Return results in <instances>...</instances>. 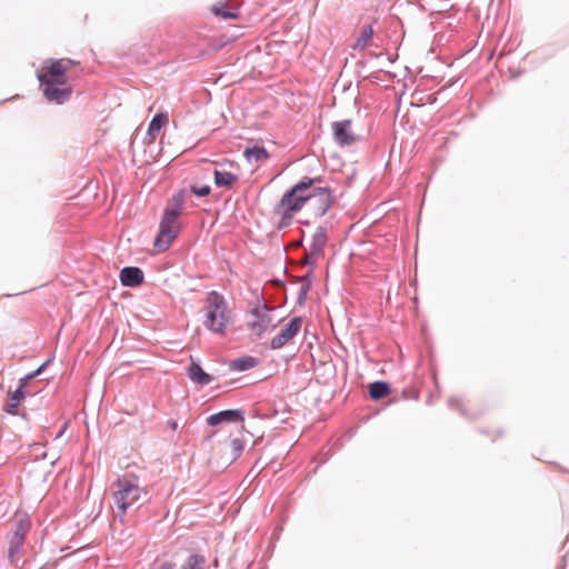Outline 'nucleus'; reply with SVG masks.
Here are the masks:
<instances>
[{"instance_id": "f257e3e1", "label": "nucleus", "mask_w": 569, "mask_h": 569, "mask_svg": "<svg viewBox=\"0 0 569 569\" xmlns=\"http://www.w3.org/2000/svg\"><path fill=\"white\" fill-rule=\"evenodd\" d=\"M323 181L322 177H303L297 183L305 184L306 188L298 191L295 198H306L312 212L317 217H323L336 203L333 190L327 186H320Z\"/></svg>"}, {"instance_id": "f03ea898", "label": "nucleus", "mask_w": 569, "mask_h": 569, "mask_svg": "<svg viewBox=\"0 0 569 569\" xmlns=\"http://www.w3.org/2000/svg\"><path fill=\"white\" fill-rule=\"evenodd\" d=\"M203 311V327L207 330L223 337L227 333L229 323L231 322V311L224 296L216 290L208 292Z\"/></svg>"}, {"instance_id": "7ed1b4c3", "label": "nucleus", "mask_w": 569, "mask_h": 569, "mask_svg": "<svg viewBox=\"0 0 569 569\" xmlns=\"http://www.w3.org/2000/svg\"><path fill=\"white\" fill-rule=\"evenodd\" d=\"M303 188L306 187L302 183L293 184L283 193L280 202L276 206L274 213L280 216V219L277 223L278 230L288 228L292 223L295 214L298 213L306 204V198H295L298 191Z\"/></svg>"}, {"instance_id": "20e7f679", "label": "nucleus", "mask_w": 569, "mask_h": 569, "mask_svg": "<svg viewBox=\"0 0 569 569\" xmlns=\"http://www.w3.org/2000/svg\"><path fill=\"white\" fill-rule=\"evenodd\" d=\"M114 505L121 517L141 498L142 489L128 477L119 478L116 482Z\"/></svg>"}, {"instance_id": "39448f33", "label": "nucleus", "mask_w": 569, "mask_h": 569, "mask_svg": "<svg viewBox=\"0 0 569 569\" xmlns=\"http://www.w3.org/2000/svg\"><path fill=\"white\" fill-rule=\"evenodd\" d=\"M178 221H179L178 218H176L167 212L162 213V217H161V220L159 223V232L153 241V246L159 251L167 250L171 246V243L177 239V237L180 232V227H179Z\"/></svg>"}, {"instance_id": "423d86ee", "label": "nucleus", "mask_w": 569, "mask_h": 569, "mask_svg": "<svg viewBox=\"0 0 569 569\" xmlns=\"http://www.w3.org/2000/svg\"><path fill=\"white\" fill-rule=\"evenodd\" d=\"M271 309L266 305H257L249 312L251 319L247 322L248 329L258 338H261L263 333L269 329L271 325Z\"/></svg>"}, {"instance_id": "0eeeda50", "label": "nucleus", "mask_w": 569, "mask_h": 569, "mask_svg": "<svg viewBox=\"0 0 569 569\" xmlns=\"http://www.w3.org/2000/svg\"><path fill=\"white\" fill-rule=\"evenodd\" d=\"M328 240V230L319 226L312 234L310 251H306L302 263L312 268L317 267L318 259L323 254Z\"/></svg>"}, {"instance_id": "6e6552de", "label": "nucleus", "mask_w": 569, "mask_h": 569, "mask_svg": "<svg viewBox=\"0 0 569 569\" xmlns=\"http://www.w3.org/2000/svg\"><path fill=\"white\" fill-rule=\"evenodd\" d=\"M331 129L333 141L341 148L350 147L360 140L352 131V121L350 119L332 122Z\"/></svg>"}, {"instance_id": "1a4fd4ad", "label": "nucleus", "mask_w": 569, "mask_h": 569, "mask_svg": "<svg viewBox=\"0 0 569 569\" xmlns=\"http://www.w3.org/2000/svg\"><path fill=\"white\" fill-rule=\"evenodd\" d=\"M43 87V96L54 104H63L69 101L72 96V88L67 86L66 81H50L40 83Z\"/></svg>"}, {"instance_id": "9d476101", "label": "nucleus", "mask_w": 569, "mask_h": 569, "mask_svg": "<svg viewBox=\"0 0 569 569\" xmlns=\"http://www.w3.org/2000/svg\"><path fill=\"white\" fill-rule=\"evenodd\" d=\"M302 326L301 317H293L270 341V348L277 350L291 341L300 331Z\"/></svg>"}, {"instance_id": "9b49d317", "label": "nucleus", "mask_w": 569, "mask_h": 569, "mask_svg": "<svg viewBox=\"0 0 569 569\" xmlns=\"http://www.w3.org/2000/svg\"><path fill=\"white\" fill-rule=\"evenodd\" d=\"M244 420V412L241 409H226L210 415L206 421L208 426L214 427L223 423H240Z\"/></svg>"}, {"instance_id": "f8f14e48", "label": "nucleus", "mask_w": 569, "mask_h": 569, "mask_svg": "<svg viewBox=\"0 0 569 569\" xmlns=\"http://www.w3.org/2000/svg\"><path fill=\"white\" fill-rule=\"evenodd\" d=\"M120 282L123 287L136 288L143 283L144 273L139 267H124L120 270Z\"/></svg>"}, {"instance_id": "ddd939ff", "label": "nucleus", "mask_w": 569, "mask_h": 569, "mask_svg": "<svg viewBox=\"0 0 569 569\" xmlns=\"http://www.w3.org/2000/svg\"><path fill=\"white\" fill-rule=\"evenodd\" d=\"M67 67L61 60H54L44 72L38 73V80L40 83L50 81H66L64 76Z\"/></svg>"}, {"instance_id": "4468645a", "label": "nucleus", "mask_w": 569, "mask_h": 569, "mask_svg": "<svg viewBox=\"0 0 569 569\" xmlns=\"http://www.w3.org/2000/svg\"><path fill=\"white\" fill-rule=\"evenodd\" d=\"M187 194V189H179L176 191L170 199V203L164 208L163 212H167L179 219L184 207Z\"/></svg>"}, {"instance_id": "2eb2a0df", "label": "nucleus", "mask_w": 569, "mask_h": 569, "mask_svg": "<svg viewBox=\"0 0 569 569\" xmlns=\"http://www.w3.org/2000/svg\"><path fill=\"white\" fill-rule=\"evenodd\" d=\"M187 375L190 380L197 382L199 386H207L213 381V377L207 373L199 362L191 360L188 367Z\"/></svg>"}, {"instance_id": "dca6fc26", "label": "nucleus", "mask_w": 569, "mask_h": 569, "mask_svg": "<svg viewBox=\"0 0 569 569\" xmlns=\"http://www.w3.org/2000/svg\"><path fill=\"white\" fill-rule=\"evenodd\" d=\"M214 186L218 188H231L233 183L239 180L236 173L214 169L213 170Z\"/></svg>"}, {"instance_id": "f3484780", "label": "nucleus", "mask_w": 569, "mask_h": 569, "mask_svg": "<svg viewBox=\"0 0 569 569\" xmlns=\"http://www.w3.org/2000/svg\"><path fill=\"white\" fill-rule=\"evenodd\" d=\"M259 360L256 357L252 356H243L237 359H233L229 362V368L232 371H247L249 369L254 368L258 366Z\"/></svg>"}, {"instance_id": "a211bd4d", "label": "nucleus", "mask_w": 569, "mask_h": 569, "mask_svg": "<svg viewBox=\"0 0 569 569\" xmlns=\"http://www.w3.org/2000/svg\"><path fill=\"white\" fill-rule=\"evenodd\" d=\"M390 385L386 381H373L368 387L369 397L372 400H380L390 393Z\"/></svg>"}, {"instance_id": "6ab92c4d", "label": "nucleus", "mask_w": 569, "mask_h": 569, "mask_svg": "<svg viewBox=\"0 0 569 569\" xmlns=\"http://www.w3.org/2000/svg\"><path fill=\"white\" fill-rule=\"evenodd\" d=\"M243 156L248 162H259L269 159L270 154L267 149L262 146L247 147L243 151Z\"/></svg>"}, {"instance_id": "aec40b11", "label": "nucleus", "mask_w": 569, "mask_h": 569, "mask_svg": "<svg viewBox=\"0 0 569 569\" xmlns=\"http://www.w3.org/2000/svg\"><path fill=\"white\" fill-rule=\"evenodd\" d=\"M168 116L163 112L156 113L148 127L147 134L152 139L160 132V130L167 124Z\"/></svg>"}, {"instance_id": "412c9836", "label": "nucleus", "mask_w": 569, "mask_h": 569, "mask_svg": "<svg viewBox=\"0 0 569 569\" xmlns=\"http://www.w3.org/2000/svg\"><path fill=\"white\" fill-rule=\"evenodd\" d=\"M211 11L214 16L222 18L223 20H236L239 18V12L230 9L226 3L218 2L212 6Z\"/></svg>"}, {"instance_id": "4be33fe9", "label": "nucleus", "mask_w": 569, "mask_h": 569, "mask_svg": "<svg viewBox=\"0 0 569 569\" xmlns=\"http://www.w3.org/2000/svg\"><path fill=\"white\" fill-rule=\"evenodd\" d=\"M24 537L20 533H12L10 540H9V548H8V558L10 561H13L16 555L20 551L24 543Z\"/></svg>"}, {"instance_id": "5701e85b", "label": "nucleus", "mask_w": 569, "mask_h": 569, "mask_svg": "<svg viewBox=\"0 0 569 569\" xmlns=\"http://www.w3.org/2000/svg\"><path fill=\"white\" fill-rule=\"evenodd\" d=\"M373 34V29L371 24H365L361 28L360 36L356 40L355 44L352 46L353 50H363L368 40L371 39Z\"/></svg>"}, {"instance_id": "b1692460", "label": "nucleus", "mask_w": 569, "mask_h": 569, "mask_svg": "<svg viewBox=\"0 0 569 569\" xmlns=\"http://www.w3.org/2000/svg\"><path fill=\"white\" fill-rule=\"evenodd\" d=\"M206 557L199 553L190 555L182 566V569H203Z\"/></svg>"}, {"instance_id": "393cba45", "label": "nucleus", "mask_w": 569, "mask_h": 569, "mask_svg": "<svg viewBox=\"0 0 569 569\" xmlns=\"http://www.w3.org/2000/svg\"><path fill=\"white\" fill-rule=\"evenodd\" d=\"M448 406L449 408L451 409H456V410H459L460 413L463 416V417H470L466 409L463 408V403H462V399L460 397H457V396H453V397H450L448 399Z\"/></svg>"}, {"instance_id": "a878e982", "label": "nucleus", "mask_w": 569, "mask_h": 569, "mask_svg": "<svg viewBox=\"0 0 569 569\" xmlns=\"http://www.w3.org/2000/svg\"><path fill=\"white\" fill-rule=\"evenodd\" d=\"M190 192L196 194L197 197L202 198V197H207L210 194L211 188L208 184H203V186L192 184V186H190Z\"/></svg>"}, {"instance_id": "bb28decb", "label": "nucleus", "mask_w": 569, "mask_h": 569, "mask_svg": "<svg viewBox=\"0 0 569 569\" xmlns=\"http://www.w3.org/2000/svg\"><path fill=\"white\" fill-rule=\"evenodd\" d=\"M24 387L18 386V388L10 395L11 401L19 403L21 400L26 398Z\"/></svg>"}, {"instance_id": "cd10ccee", "label": "nucleus", "mask_w": 569, "mask_h": 569, "mask_svg": "<svg viewBox=\"0 0 569 569\" xmlns=\"http://www.w3.org/2000/svg\"><path fill=\"white\" fill-rule=\"evenodd\" d=\"M29 527H30L29 522H27L24 520H20L17 522L13 533H20L26 538Z\"/></svg>"}, {"instance_id": "c85d7f7f", "label": "nucleus", "mask_w": 569, "mask_h": 569, "mask_svg": "<svg viewBox=\"0 0 569 569\" xmlns=\"http://www.w3.org/2000/svg\"><path fill=\"white\" fill-rule=\"evenodd\" d=\"M315 269L316 268L310 267L308 272L300 278V281L302 282V284H309V288H311L313 277H315Z\"/></svg>"}, {"instance_id": "c756f323", "label": "nucleus", "mask_w": 569, "mask_h": 569, "mask_svg": "<svg viewBox=\"0 0 569 569\" xmlns=\"http://www.w3.org/2000/svg\"><path fill=\"white\" fill-rule=\"evenodd\" d=\"M309 290H310L309 284H301L299 292H298V297H297V302L299 305L305 303V301L307 299V293Z\"/></svg>"}, {"instance_id": "7c9ffc66", "label": "nucleus", "mask_w": 569, "mask_h": 569, "mask_svg": "<svg viewBox=\"0 0 569 569\" xmlns=\"http://www.w3.org/2000/svg\"><path fill=\"white\" fill-rule=\"evenodd\" d=\"M18 406L19 403L11 401V403L7 405L4 411L9 415L17 416L18 415Z\"/></svg>"}, {"instance_id": "2f4dec72", "label": "nucleus", "mask_w": 569, "mask_h": 569, "mask_svg": "<svg viewBox=\"0 0 569 569\" xmlns=\"http://www.w3.org/2000/svg\"><path fill=\"white\" fill-rule=\"evenodd\" d=\"M157 569H178V566L176 562L167 560V561L161 562L157 567Z\"/></svg>"}, {"instance_id": "473e14b6", "label": "nucleus", "mask_w": 569, "mask_h": 569, "mask_svg": "<svg viewBox=\"0 0 569 569\" xmlns=\"http://www.w3.org/2000/svg\"><path fill=\"white\" fill-rule=\"evenodd\" d=\"M34 378H36V375L33 373V371H32V372H29V373H27L24 377H22V378L19 380V385H20V386H22V387H26V386H27V383H28L30 380L34 379Z\"/></svg>"}, {"instance_id": "72a5a7b5", "label": "nucleus", "mask_w": 569, "mask_h": 569, "mask_svg": "<svg viewBox=\"0 0 569 569\" xmlns=\"http://www.w3.org/2000/svg\"><path fill=\"white\" fill-rule=\"evenodd\" d=\"M51 361H52V358H49V359H47L43 363H41V365H40V366H39V367L33 371V373L36 375V377L40 376V375L44 371L46 367H47Z\"/></svg>"}, {"instance_id": "f704fd0d", "label": "nucleus", "mask_w": 569, "mask_h": 569, "mask_svg": "<svg viewBox=\"0 0 569 569\" xmlns=\"http://www.w3.org/2000/svg\"><path fill=\"white\" fill-rule=\"evenodd\" d=\"M231 446H232L233 450L237 451L238 453H240L243 449V445H242L241 440H239V439H233L231 441Z\"/></svg>"}, {"instance_id": "c9c22d12", "label": "nucleus", "mask_w": 569, "mask_h": 569, "mask_svg": "<svg viewBox=\"0 0 569 569\" xmlns=\"http://www.w3.org/2000/svg\"><path fill=\"white\" fill-rule=\"evenodd\" d=\"M168 425L169 427L172 429V430H177L178 429V422L176 420H169L168 421Z\"/></svg>"}, {"instance_id": "e433bc0d", "label": "nucleus", "mask_w": 569, "mask_h": 569, "mask_svg": "<svg viewBox=\"0 0 569 569\" xmlns=\"http://www.w3.org/2000/svg\"><path fill=\"white\" fill-rule=\"evenodd\" d=\"M357 66L360 67V68H365L366 67V62L365 61H358Z\"/></svg>"}, {"instance_id": "4c0bfd02", "label": "nucleus", "mask_w": 569, "mask_h": 569, "mask_svg": "<svg viewBox=\"0 0 569 569\" xmlns=\"http://www.w3.org/2000/svg\"><path fill=\"white\" fill-rule=\"evenodd\" d=\"M64 430H66V426L62 428V430H60L58 437H60L64 432Z\"/></svg>"}]
</instances>
